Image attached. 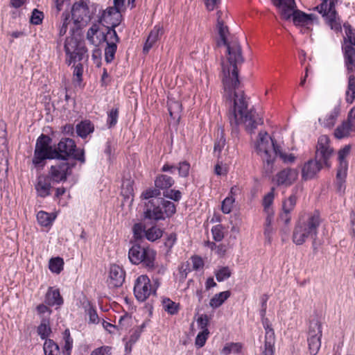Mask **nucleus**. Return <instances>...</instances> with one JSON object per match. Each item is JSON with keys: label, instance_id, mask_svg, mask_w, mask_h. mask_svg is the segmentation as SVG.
Returning a JSON list of instances; mask_svg holds the SVG:
<instances>
[{"label": "nucleus", "instance_id": "46", "mask_svg": "<svg viewBox=\"0 0 355 355\" xmlns=\"http://www.w3.org/2000/svg\"><path fill=\"white\" fill-rule=\"evenodd\" d=\"M214 274L218 282H223L231 276L232 272L229 267L222 266L216 270Z\"/></svg>", "mask_w": 355, "mask_h": 355}, {"label": "nucleus", "instance_id": "50", "mask_svg": "<svg viewBox=\"0 0 355 355\" xmlns=\"http://www.w3.org/2000/svg\"><path fill=\"white\" fill-rule=\"evenodd\" d=\"M209 331H205V330L200 331L196 338V340H195L196 345L199 348L202 347L205 345V344L209 337Z\"/></svg>", "mask_w": 355, "mask_h": 355}, {"label": "nucleus", "instance_id": "51", "mask_svg": "<svg viewBox=\"0 0 355 355\" xmlns=\"http://www.w3.org/2000/svg\"><path fill=\"white\" fill-rule=\"evenodd\" d=\"M225 141L226 139L224 137L223 135H220L217 137L214 148V153L216 154L217 156L220 155L222 149L224 148L225 145Z\"/></svg>", "mask_w": 355, "mask_h": 355}, {"label": "nucleus", "instance_id": "58", "mask_svg": "<svg viewBox=\"0 0 355 355\" xmlns=\"http://www.w3.org/2000/svg\"><path fill=\"white\" fill-rule=\"evenodd\" d=\"M90 355H112V347L110 346H101L94 349Z\"/></svg>", "mask_w": 355, "mask_h": 355}, {"label": "nucleus", "instance_id": "12", "mask_svg": "<svg viewBox=\"0 0 355 355\" xmlns=\"http://www.w3.org/2000/svg\"><path fill=\"white\" fill-rule=\"evenodd\" d=\"M156 287L152 286L150 279L147 275L139 276L135 282L134 294L137 300L144 302L152 294L156 292Z\"/></svg>", "mask_w": 355, "mask_h": 355}, {"label": "nucleus", "instance_id": "19", "mask_svg": "<svg viewBox=\"0 0 355 355\" xmlns=\"http://www.w3.org/2000/svg\"><path fill=\"white\" fill-rule=\"evenodd\" d=\"M121 19V12L118 11L116 8L109 7L104 10L101 21L105 24L107 27L110 26L112 28H115L120 24Z\"/></svg>", "mask_w": 355, "mask_h": 355}, {"label": "nucleus", "instance_id": "36", "mask_svg": "<svg viewBox=\"0 0 355 355\" xmlns=\"http://www.w3.org/2000/svg\"><path fill=\"white\" fill-rule=\"evenodd\" d=\"M121 194L125 200L132 201L134 195L133 181L131 180H125L123 181L121 187Z\"/></svg>", "mask_w": 355, "mask_h": 355}, {"label": "nucleus", "instance_id": "16", "mask_svg": "<svg viewBox=\"0 0 355 355\" xmlns=\"http://www.w3.org/2000/svg\"><path fill=\"white\" fill-rule=\"evenodd\" d=\"M298 171L293 168H285L273 178L272 182L278 186L289 187L297 179Z\"/></svg>", "mask_w": 355, "mask_h": 355}, {"label": "nucleus", "instance_id": "28", "mask_svg": "<svg viewBox=\"0 0 355 355\" xmlns=\"http://www.w3.org/2000/svg\"><path fill=\"white\" fill-rule=\"evenodd\" d=\"M222 355H243V347L239 343H226L220 351Z\"/></svg>", "mask_w": 355, "mask_h": 355}, {"label": "nucleus", "instance_id": "23", "mask_svg": "<svg viewBox=\"0 0 355 355\" xmlns=\"http://www.w3.org/2000/svg\"><path fill=\"white\" fill-rule=\"evenodd\" d=\"M87 38L92 44L96 46L106 40L105 33L100 31L99 26L97 24H93L90 27L87 33Z\"/></svg>", "mask_w": 355, "mask_h": 355}, {"label": "nucleus", "instance_id": "2", "mask_svg": "<svg viewBox=\"0 0 355 355\" xmlns=\"http://www.w3.org/2000/svg\"><path fill=\"white\" fill-rule=\"evenodd\" d=\"M69 156L81 162H85L83 150L76 149L75 143L72 139H62L55 148L53 147L49 135H41L37 140L33 162L36 166H43V162L46 159H66Z\"/></svg>", "mask_w": 355, "mask_h": 355}, {"label": "nucleus", "instance_id": "20", "mask_svg": "<svg viewBox=\"0 0 355 355\" xmlns=\"http://www.w3.org/2000/svg\"><path fill=\"white\" fill-rule=\"evenodd\" d=\"M324 165L322 162L318 159H311L308 161L302 167V177L304 180L313 178L316 174L320 171L322 166Z\"/></svg>", "mask_w": 355, "mask_h": 355}, {"label": "nucleus", "instance_id": "63", "mask_svg": "<svg viewBox=\"0 0 355 355\" xmlns=\"http://www.w3.org/2000/svg\"><path fill=\"white\" fill-rule=\"evenodd\" d=\"M107 28H108L107 32L106 35H105V36L106 37L105 41L106 42L113 41L116 44V42H118L119 40V38L116 34V32L115 31L114 28L107 27Z\"/></svg>", "mask_w": 355, "mask_h": 355}, {"label": "nucleus", "instance_id": "26", "mask_svg": "<svg viewBox=\"0 0 355 355\" xmlns=\"http://www.w3.org/2000/svg\"><path fill=\"white\" fill-rule=\"evenodd\" d=\"M46 303L49 306H60L63 303V300L60 296L58 289L50 287L46 294Z\"/></svg>", "mask_w": 355, "mask_h": 355}, {"label": "nucleus", "instance_id": "62", "mask_svg": "<svg viewBox=\"0 0 355 355\" xmlns=\"http://www.w3.org/2000/svg\"><path fill=\"white\" fill-rule=\"evenodd\" d=\"M178 169L180 176L187 177L189 175L190 164L187 162H180Z\"/></svg>", "mask_w": 355, "mask_h": 355}, {"label": "nucleus", "instance_id": "11", "mask_svg": "<svg viewBox=\"0 0 355 355\" xmlns=\"http://www.w3.org/2000/svg\"><path fill=\"white\" fill-rule=\"evenodd\" d=\"M322 324L318 320L310 322L307 336L309 350L311 355H316L321 347Z\"/></svg>", "mask_w": 355, "mask_h": 355}, {"label": "nucleus", "instance_id": "30", "mask_svg": "<svg viewBox=\"0 0 355 355\" xmlns=\"http://www.w3.org/2000/svg\"><path fill=\"white\" fill-rule=\"evenodd\" d=\"M230 292L229 291H223L214 295L209 301V306L212 309L220 307L230 297Z\"/></svg>", "mask_w": 355, "mask_h": 355}, {"label": "nucleus", "instance_id": "61", "mask_svg": "<svg viewBox=\"0 0 355 355\" xmlns=\"http://www.w3.org/2000/svg\"><path fill=\"white\" fill-rule=\"evenodd\" d=\"M164 196L175 201H179L181 199L182 193L178 190L171 189L164 192Z\"/></svg>", "mask_w": 355, "mask_h": 355}, {"label": "nucleus", "instance_id": "8", "mask_svg": "<svg viewBox=\"0 0 355 355\" xmlns=\"http://www.w3.org/2000/svg\"><path fill=\"white\" fill-rule=\"evenodd\" d=\"M338 0H324L320 6L315 8L325 18L326 22L335 31L341 30V21L335 9Z\"/></svg>", "mask_w": 355, "mask_h": 355}, {"label": "nucleus", "instance_id": "52", "mask_svg": "<svg viewBox=\"0 0 355 355\" xmlns=\"http://www.w3.org/2000/svg\"><path fill=\"white\" fill-rule=\"evenodd\" d=\"M160 195L159 189L157 188L155 189H148L144 191L141 194V197L146 200H151V199H159L157 198Z\"/></svg>", "mask_w": 355, "mask_h": 355}, {"label": "nucleus", "instance_id": "31", "mask_svg": "<svg viewBox=\"0 0 355 355\" xmlns=\"http://www.w3.org/2000/svg\"><path fill=\"white\" fill-rule=\"evenodd\" d=\"M55 219V216L53 214H49L44 211H40L37 214V220L38 223L43 227L51 226Z\"/></svg>", "mask_w": 355, "mask_h": 355}, {"label": "nucleus", "instance_id": "37", "mask_svg": "<svg viewBox=\"0 0 355 355\" xmlns=\"http://www.w3.org/2000/svg\"><path fill=\"white\" fill-rule=\"evenodd\" d=\"M162 306L164 310L170 315L178 313L180 309V304L168 297H165L162 300Z\"/></svg>", "mask_w": 355, "mask_h": 355}, {"label": "nucleus", "instance_id": "18", "mask_svg": "<svg viewBox=\"0 0 355 355\" xmlns=\"http://www.w3.org/2000/svg\"><path fill=\"white\" fill-rule=\"evenodd\" d=\"M340 112V107L339 105H336L332 108L324 112L323 114L319 118L318 121L321 126L330 129L333 128L336 123L337 118Z\"/></svg>", "mask_w": 355, "mask_h": 355}, {"label": "nucleus", "instance_id": "41", "mask_svg": "<svg viewBox=\"0 0 355 355\" xmlns=\"http://www.w3.org/2000/svg\"><path fill=\"white\" fill-rule=\"evenodd\" d=\"M64 261L60 257L52 258L49 261V270L54 273L59 274L63 269Z\"/></svg>", "mask_w": 355, "mask_h": 355}, {"label": "nucleus", "instance_id": "27", "mask_svg": "<svg viewBox=\"0 0 355 355\" xmlns=\"http://www.w3.org/2000/svg\"><path fill=\"white\" fill-rule=\"evenodd\" d=\"M145 327V324L143 323L141 326L132 329L130 332L128 340L125 342V349L128 353H130L132 350V347L138 340Z\"/></svg>", "mask_w": 355, "mask_h": 355}, {"label": "nucleus", "instance_id": "5", "mask_svg": "<svg viewBox=\"0 0 355 355\" xmlns=\"http://www.w3.org/2000/svg\"><path fill=\"white\" fill-rule=\"evenodd\" d=\"M271 135H257L254 141V148L264 163H266L268 170H270L276 153L279 150V144L275 141Z\"/></svg>", "mask_w": 355, "mask_h": 355}, {"label": "nucleus", "instance_id": "10", "mask_svg": "<svg viewBox=\"0 0 355 355\" xmlns=\"http://www.w3.org/2000/svg\"><path fill=\"white\" fill-rule=\"evenodd\" d=\"M66 62L68 65L81 61L87 52L85 47L73 37H67L64 42Z\"/></svg>", "mask_w": 355, "mask_h": 355}, {"label": "nucleus", "instance_id": "60", "mask_svg": "<svg viewBox=\"0 0 355 355\" xmlns=\"http://www.w3.org/2000/svg\"><path fill=\"white\" fill-rule=\"evenodd\" d=\"M62 24L61 27L60 28L59 31V35L60 36H63L66 34L68 28V25L70 24L69 20V14L68 13H63L62 14Z\"/></svg>", "mask_w": 355, "mask_h": 355}, {"label": "nucleus", "instance_id": "45", "mask_svg": "<svg viewBox=\"0 0 355 355\" xmlns=\"http://www.w3.org/2000/svg\"><path fill=\"white\" fill-rule=\"evenodd\" d=\"M297 197L295 195H291L288 198H286L282 202V211L291 213L296 205Z\"/></svg>", "mask_w": 355, "mask_h": 355}, {"label": "nucleus", "instance_id": "15", "mask_svg": "<svg viewBox=\"0 0 355 355\" xmlns=\"http://www.w3.org/2000/svg\"><path fill=\"white\" fill-rule=\"evenodd\" d=\"M70 173V166L66 162L51 166L49 175L50 180L54 183H59L67 180Z\"/></svg>", "mask_w": 355, "mask_h": 355}, {"label": "nucleus", "instance_id": "29", "mask_svg": "<svg viewBox=\"0 0 355 355\" xmlns=\"http://www.w3.org/2000/svg\"><path fill=\"white\" fill-rule=\"evenodd\" d=\"M345 64L348 72H354L355 70V60L354 56L355 55V51L353 46L346 45L344 48Z\"/></svg>", "mask_w": 355, "mask_h": 355}, {"label": "nucleus", "instance_id": "24", "mask_svg": "<svg viewBox=\"0 0 355 355\" xmlns=\"http://www.w3.org/2000/svg\"><path fill=\"white\" fill-rule=\"evenodd\" d=\"M355 131V106L350 110L348 114L347 121L343 122L338 126L335 133H348Z\"/></svg>", "mask_w": 355, "mask_h": 355}, {"label": "nucleus", "instance_id": "9", "mask_svg": "<svg viewBox=\"0 0 355 355\" xmlns=\"http://www.w3.org/2000/svg\"><path fill=\"white\" fill-rule=\"evenodd\" d=\"M350 146H345L338 151V165L336 172V187L339 193H344L345 190V180L347 175L348 162L347 157L350 153Z\"/></svg>", "mask_w": 355, "mask_h": 355}, {"label": "nucleus", "instance_id": "64", "mask_svg": "<svg viewBox=\"0 0 355 355\" xmlns=\"http://www.w3.org/2000/svg\"><path fill=\"white\" fill-rule=\"evenodd\" d=\"M43 18V13L35 9L31 17V22L33 24L37 25L42 22Z\"/></svg>", "mask_w": 355, "mask_h": 355}, {"label": "nucleus", "instance_id": "55", "mask_svg": "<svg viewBox=\"0 0 355 355\" xmlns=\"http://www.w3.org/2000/svg\"><path fill=\"white\" fill-rule=\"evenodd\" d=\"M134 237L136 239H141L145 236V228L141 223H136L132 227Z\"/></svg>", "mask_w": 355, "mask_h": 355}, {"label": "nucleus", "instance_id": "35", "mask_svg": "<svg viewBox=\"0 0 355 355\" xmlns=\"http://www.w3.org/2000/svg\"><path fill=\"white\" fill-rule=\"evenodd\" d=\"M168 110L173 119L178 120L180 119L182 105L179 101L170 99L168 101Z\"/></svg>", "mask_w": 355, "mask_h": 355}, {"label": "nucleus", "instance_id": "38", "mask_svg": "<svg viewBox=\"0 0 355 355\" xmlns=\"http://www.w3.org/2000/svg\"><path fill=\"white\" fill-rule=\"evenodd\" d=\"M275 198V188L272 187L270 192L263 197L262 205L264 212L274 211L272 204Z\"/></svg>", "mask_w": 355, "mask_h": 355}, {"label": "nucleus", "instance_id": "3", "mask_svg": "<svg viewBox=\"0 0 355 355\" xmlns=\"http://www.w3.org/2000/svg\"><path fill=\"white\" fill-rule=\"evenodd\" d=\"M321 219L318 212L306 213L302 215L297 222L292 239L297 245H302L309 238H315L320 225Z\"/></svg>", "mask_w": 355, "mask_h": 355}, {"label": "nucleus", "instance_id": "25", "mask_svg": "<svg viewBox=\"0 0 355 355\" xmlns=\"http://www.w3.org/2000/svg\"><path fill=\"white\" fill-rule=\"evenodd\" d=\"M162 34V30L160 26H156L150 32L148 37L144 46L143 51L144 53H148L149 50L154 46L158 40L159 35Z\"/></svg>", "mask_w": 355, "mask_h": 355}, {"label": "nucleus", "instance_id": "42", "mask_svg": "<svg viewBox=\"0 0 355 355\" xmlns=\"http://www.w3.org/2000/svg\"><path fill=\"white\" fill-rule=\"evenodd\" d=\"M76 133H92L94 126L89 120H84L76 125Z\"/></svg>", "mask_w": 355, "mask_h": 355}, {"label": "nucleus", "instance_id": "6", "mask_svg": "<svg viewBox=\"0 0 355 355\" xmlns=\"http://www.w3.org/2000/svg\"><path fill=\"white\" fill-rule=\"evenodd\" d=\"M145 207V218L153 220H164L176 211L175 204L164 199H151L146 203Z\"/></svg>", "mask_w": 355, "mask_h": 355}, {"label": "nucleus", "instance_id": "48", "mask_svg": "<svg viewBox=\"0 0 355 355\" xmlns=\"http://www.w3.org/2000/svg\"><path fill=\"white\" fill-rule=\"evenodd\" d=\"M64 349L67 355L70 354V352L73 347V339L70 336L69 329H66L63 332Z\"/></svg>", "mask_w": 355, "mask_h": 355}, {"label": "nucleus", "instance_id": "43", "mask_svg": "<svg viewBox=\"0 0 355 355\" xmlns=\"http://www.w3.org/2000/svg\"><path fill=\"white\" fill-rule=\"evenodd\" d=\"M162 236V230L156 227L153 226L145 232V237L150 241H155Z\"/></svg>", "mask_w": 355, "mask_h": 355}, {"label": "nucleus", "instance_id": "7", "mask_svg": "<svg viewBox=\"0 0 355 355\" xmlns=\"http://www.w3.org/2000/svg\"><path fill=\"white\" fill-rule=\"evenodd\" d=\"M156 252L151 248H144L139 245H134L129 250L128 258L133 264L142 263L148 268H153L155 266Z\"/></svg>", "mask_w": 355, "mask_h": 355}, {"label": "nucleus", "instance_id": "33", "mask_svg": "<svg viewBox=\"0 0 355 355\" xmlns=\"http://www.w3.org/2000/svg\"><path fill=\"white\" fill-rule=\"evenodd\" d=\"M173 184L174 180L173 178L166 175H160L157 176L155 180L156 188L162 190L170 188Z\"/></svg>", "mask_w": 355, "mask_h": 355}, {"label": "nucleus", "instance_id": "34", "mask_svg": "<svg viewBox=\"0 0 355 355\" xmlns=\"http://www.w3.org/2000/svg\"><path fill=\"white\" fill-rule=\"evenodd\" d=\"M348 87L346 92V100L352 103L355 98V75L353 72H349Z\"/></svg>", "mask_w": 355, "mask_h": 355}, {"label": "nucleus", "instance_id": "17", "mask_svg": "<svg viewBox=\"0 0 355 355\" xmlns=\"http://www.w3.org/2000/svg\"><path fill=\"white\" fill-rule=\"evenodd\" d=\"M262 323L265 329L266 335L264 347L261 349V355H274V345L275 343L274 331L271 328L269 321L267 318H263Z\"/></svg>", "mask_w": 355, "mask_h": 355}, {"label": "nucleus", "instance_id": "14", "mask_svg": "<svg viewBox=\"0 0 355 355\" xmlns=\"http://www.w3.org/2000/svg\"><path fill=\"white\" fill-rule=\"evenodd\" d=\"M72 19L78 28L85 26L91 19V14L84 1L76 3L71 10Z\"/></svg>", "mask_w": 355, "mask_h": 355}, {"label": "nucleus", "instance_id": "49", "mask_svg": "<svg viewBox=\"0 0 355 355\" xmlns=\"http://www.w3.org/2000/svg\"><path fill=\"white\" fill-rule=\"evenodd\" d=\"M209 320L207 315L202 314L196 320L198 328L200 331H209L208 329Z\"/></svg>", "mask_w": 355, "mask_h": 355}, {"label": "nucleus", "instance_id": "44", "mask_svg": "<svg viewBox=\"0 0 355 355\" xmlns=\"http://www.w3.org/2000/svg\"><path fill=\"white\" fill-rule=\"evenodd\" d=\"M107 47L105 49V59L107 62H111L116 51V44L113 41L107 42Z\"/></svg>", "mask_w": 355, "mask_h": 355}, {"label": "nucleus", "instance_id": "4", "mask_svg": "<svg viewBox=\"0 0 355 355\" xmlns=\"http://www.w3.org/2000/svg\"><path fill=\"white\" fill-rule=\"evenodd\" d=\"M280 12L282 17L288 20L292 17L293 24L296 26L301 27L305 31H309L311 26L317 23V17L314 14H306L300 10H295V3L288 5L283 1L279 5H275Z\"/></svg>", "mask_w": 355, "mask_h": 355}, {"label": "nucleus", "instance_id": "39", "mask_svg": "<svg viewBox=\"0 0 355 355\" xmlns=\"http://www.w3.org/2000/svg\"><path fill=\"white\" fill-rule=\"evenodd\" d=\"M44 351L45 355H60V349L58 345L51 339L45 340L44 344Z\"/></svg>", "mask_w": 355, "mask_h": 355}, {"label": "nucleus", "instance_id": "13", "mask_svg": "<svg viewBox=\"0 0 355 355\" xmlns=\"http://www.w3.org/2000/svg\"><path fill=\"white\" fill-rule=\"evenodd\" d=\"M334 154V149L331 147L329 139L327 135H321L318 138L316 146L315 158L327 167L330 166L329 159Z\"/></svg>", "mask_w": 355, "mask_h": 355}, {"label": "nucleus", "instance_id": "1", "mask_svg": "<svg viewBox=\"0 0 355 355\" xmlns=\"http://www.w3.org/2000/svg\"><path fill=\"white\" fill-rule=\"evenodd\" d=\"M226 46V61L222 62V82L225 96L230 101L229 119L232 125H244L246 131L254 130L263 123L262 119L252 110L243 91L239 89L238 67L243 61L242 50L237 38H232Z\"/></svg>", "mask_w": 355, "mask_h": 355}, {"label": "nucleus", "instance_id": "57", "mask_svg": "<svg viewBox=\"0 0 355 355\" xmlns=\"http://www.w3.org/2000/svg\"><path fill=\"white\" fill-rule=\"evenodd\" d=\"M213 238L216 241H220L223 237V228L220 225H216L211 229Z\"/></svg>", "mask_w": 355, "mask_h": 355}, {"label": "nucleus", "instance_id": "56", "mask_svg": "<svg viewBox=\"0 0 355 355\" xmlns=\"http://www.w3.org/2000/svg\"><path fill=\"white\" fill-rule=\"evenodd\" d=\"M208 245L210 249L220 257L223 256L227 251V247L225 245H216L214 243H209Z\"/></svg>", "mask_w": 355, "mask_h": 355}, {"label": "nucleus", "instance_id": "32", "mask_svg": "<svg viewBox=\"0 0 355 355\" xmlns=\"http://www.w3.org/2000/svg\"><path fill=\"white\" fill-rule=\"evenodd\" d=\"M217 29L220 38V40L218 42L219 46L229 43L232 38H235L234 37H229L228 28L224 25V22H220L217 24Z\"/></svg>", "mask_w": 355, "mask_h": 355}, {"label": "nucleus", "instance_id": "54", "mask_svg": "<svg viewBox=\"0 0 355 355\" xmlns=\"http://www.w3.org/2000/svg\"><path fill=\"white\" fill-rule=\"evenodd\" d=\"M279 155L280 158L284 163L291 164L295 162V157L292 153H286L281 150V146H279V150L276 153V155Z\"/></svg>", "mask_w": 355, "mask_h": 355}, {"label": "nucleus", "instance_id": "47", "mask_svg": "<svg viewBox=\"0 0 355 355\" xmlns=\"http://www.w3.org/2000/svg\"><path fill=\"white\" fill-rule=\"evenodd\" d=\"M235 198L232 196H228L222 202L221 211L223 214H230L234 207Z\"/></svg>", "mask_w": 355, "mask_h": 355}, {"label": "nucleus", "instance_id": "40", "mask_svg": "<svg viewBox=\"0 0 355 355\" xmlns=\"http://www.w3.org/2000/svg\"><path fill=\"white\" fill-rule=\"evenodd\" d=\"M37 334L42 340H48L47 338L51 334V329L49 323L46 320H42L37 327Z\"/></svg>", "mask_w": 355, "mask_h": 355}, {"label": "nucleus", "instance_id": "53", "mask_svg": "<svg viewBox=\"0 0 355 355\" xmlns=\"http://www.w3.org/2000/svg\"><path fill=\"white\" fill-rule=\"evenodd\" d=\"M119 111L118 109H112L107 115V123L110 128L114 126L118 120Z\"/></svg>", "mask_w": 355, "mask_h": 355}, {"label": "nucleus", "instance_id": "21", "mask_svg": "<svg viewBox=\"0 0 355 355\" xmlns=\"http://www.w3.org/2000/svg\"><path fill=\"white\" fill-rule=\"evenodd\" d=\"M125 280V272L118 265L112 264L110 267L108 283L110 286H121Z\"/></svg>", "mask_w": 355, "mask_h": 355}, {"label": "nucleus", "instance_id": "22", "mask_svg": "<svg viewBox=\"0 0 355 355\" xmlns=\"http://www.w3.org/2000/svg\"><path fill=\"white\" fill-rule=\"evenodd\" d=\"M51 180L46 175H40L35 184V189L39 196L45 198L50 195L51 189Z\"/></svg>", "mask_w": 355, "mask_h": 355}, {"label": "nucleus", "instance_id": "59", "mask_svg": "<svg viewBox=\"0 0 355 355\" xmlns=\"http://www.w3.org/2000/svg\"><path fill=\"white\" fill-rule=\"evenodd\" d=\"M83 73V67L81 63H78L74 66V69L73 72V80L78 83H80L82 81V76Z\"/></svg>", "mask_w": 355, "mask_h": 355}]
</instances>
